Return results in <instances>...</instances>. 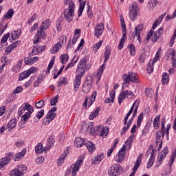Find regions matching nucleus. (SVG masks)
Listing matches in <instances>:
<instances>
[{"mask_svg":"<svg viewBox=\"0 0 176 176\" xmlns=\"http://www.w3.org/2000/svg\"><path fill=\"white\" fill-rule=\"evenodd\" d=\"M54 144V140H53V136H51L49 138L47 142V146L45 147H47L48 149H50V148L53 146Z\"/></svg>","mask_w":176,"mask_h":176,"instance_id":"obj_54","label":"nucleus"},{"mask_svg":"<svg viewBox=\"0 0 176 176\" xmlns=\"http://www.w3.org/2000/svg\"><path fill=\"white\" fill-rule=\"evenodd\" d=\"M28 72L29 76L32 75V74H36V72H38V67H32L28 69Z\"/></svg>","mask_w":176,"mask_h":176,"instance_id":"obj_62","label":"nucleus"},{"mask_svg":"<svg viewBox=\"0 0 176 176\" xmlns=\"http://www.w3.org/2000/svg\"><path fill=\"white\" fill-rule=\"evenodd\" d=\"M148 8L150 10H152L157 5V0H151V1L148 2Z\"/></svg>","mask_w":176,"mask_h":176,"instance_id":"obj_60","label":"nucleus"},{"mask_svg":"<svg viewBox=\"0 0 176 176\" xmlns=\"http://www.w3.org/2000/svg\"><path fill=\"white\" fill-rule=\"evenodd\" d=\"M175 56V50L174 49H169L166 52V57L168 58H173Z\"/></svg>","mask_w":176,"mask_h":176,"instance_id":"obj_47","label":"nucleus"},{"mask_svg":"<svg viewBox=\"0 0 176 176\" xmlns=\"http://www.w3.org/2000/svg\"><path fill=\"white\" fill-rule=\"evenodd\" d=\"M122 90H124V89H126V87H129V85H130V82L131 80H130V76L128 74H124L123 76H122Z\"/></svg>","mask_w":176,"mask_h":176,"instance_id":"obj_18","label":"nucleus"},{"mask_svg":"<svg viewBox=\"0 0 176 176\" xmlns=\"http://www.w3.org/2000/svg\"><path fill=\"white\" fill-rule=\"evenodd\" d=\"M142 157H144V154H140L136 162H135V165L133 168V172L130 174L129 176H135V173H137V170L140 168V166H141V163H142Z\"/></svg>","mask_w":176,"mask_h":176,"instance_id":"obj_13","label":"nucleus"},{"mask_svg":"<svg viewBox=\"0 0 176 176\" xmlns=\"http://www.w3.org/2000/svg\"><path fill=\"white\" fill-rule=\"evenodd\" d=\"M128 49L131 56H135V47L133 44L128 45Z\"/></svg>","mask_w":176,"mask_h":176,"instance_id":"obj_55","label":"nucleus"},{"mask_svg":"<svg viewBox=\"0 0 176 176\" xmlns=\"http://www.w3.org/2000/svg\"><path fill=\"white\" fill-rule=\"evenodd\" d=\"M28 168L27 166L23 164H19L16 168L10 171V176H24L27 174Z\"/></svg>","mask_w":176,"mask_h":176,"instance_id":"obj_6","label":"nucleus"},{"mask_svg":"<svg viewBox=\"0 0 176 176\" xmlns=\"http://www.w3.org/2000/svg\"><path fill=\"white\" fill-rule=\"evenodd\" d=\"M54 60H56V57L53 56L52 58V59L48 65L47 69L48 74H49V72H50V69L53 68V65H54Z\"/></svg>","mask_w":176,"mask_h":176,"instance_id":"obj_57","label":"nucleus"},{"mask_svg":"<svg viewBox=\"0 0 176 176\" xmlns=\"http://www.w3.org/2000/svg\"><path fill=\"white\" fill-rule=\"evenodd\" d=\"M83 160H85V155H81L78 158L74 164H72L70 167L72 173H74V174L78 173L79 168H80V166L83 164Z\"/></svg>","mask_w":176,"mask_h":176,"instance_id":"obj_9","label":"nucleus"},{"mask_svg":"<svg viewBox=\"0 0 176 176\" xmlns=\"http://www.w3.org/2000/svg\"><path fill=\"white\" fill-rule=\"evenodd\" d=\"M64 5H68V8H75V3L73 0H65Z\"/></svg>","mask_w":176,"mask_h":176,"instance_id":"obj_59","label":"nucleus"},{"mask_svg":"<svg viewBox=\"0 0 176 176\" xmlns=\"http://www.w3.org/2000/svg\"><path fill=\"white\" fill-rule=\"evenodd\" d=\"M102 45V41H100L98 43H96L95 45H93L92 49L94 53H97L98 51V49L101 47Z\"/></svg>","mask_w":176,"mask_h":176,"instance_id":"obj_48","label":"nucleus"},{"mask_svg":"<svg viewBox=\"0 0 176 176\" xmlns=\"http://www.w3.org/2000/svg\"><path fill=\"white\" fill-rule=\"evenodd\" d=\"M153 163H155V152L153 151L151 153V156L147 164V168H151V167L153 166Z\"/></svg>","mask_w":176,"mask_h":176,"instance_id":"obj_31","label":"nucleus"},{"mask_svg":"<svg viewBox=\"0 0 176 176\" xmlns=\"http://www.w3.org/2000/svg\"><path fill=\"white\" fill-rule=\"evenodd\" d=\"M64 17L68 23H71L74 20L75 16V8L68 7L63 12Z\"/></svg>","mask_w":176,"mask_h":176,"instance_id":"obj_10","label":"nucleus"},{"mask_svg":"<svg viewBox=\"0 0 176 176\" xmlns=\"http://www.w3.org/2000/svg\"><path fill=\"white\" fill-rule=\"evenodd\" d=\"M127 97L126 94V90L122 91L120 95L118 96V104L119 105L122 104V102L124 100V99Z\"/></svg>","mask_w":176,"mask_h":176,"instance_id":"obj_37","label":"nucleus"},{"mask_svg":"<svg viewBox=\"0 0 176 176\" xmlns=\"http://www.w3.org/2000/svg\"><path fill=\"white\" fill-rule=\"evenodd\" d=\"M85 146H86V148L88 150V152H89V153H93L94 152H95L96 145L93 143V142L88 141L85 144Z\"/></svg>","mask_w":176,"mask_h":176,"instance_id":"obj_28","label":"nucleus"},{"mask_svg":"<svg viewBox=\"0 0 176 176\" xmlns=\"http://www.w3.org/2000/svg\"><path fill=\"white\" fill-rule=\"evenodd\" d=\"M125 91L126 94L127 98H129V99L134 98L135 94H134L133 91H127V90H125Z\"/></svg>","mask_w":176,"mask_h":176,"instance_id":"obj_64","label":"nucleus"},{"mask_svg":"<svg viewBox=\"0 0 176 176\" xmlns=\"http://www.w3.org/2000/svg\"><path fill=\"white\" fill-rule=\"evenodd\" d=\"M105 65H106L105 63L102 64L98 70V73H97L98 81L100 80L101 76H102V74H104V69H105Z\"/></svg>","mask_w":176,"mask_h":176,"instance_id":"obj_32","label":"nucleus"},{"mask_svg":"<svg viewBox=\"0 0 176 176\" xmlns=\"http://www.w3.org/2000/svg\"><path fill=\"white\" fill-rule=\"evenodd\" d=\"M92 85H93V77L91 76L87 77L82 86L83 93H85V94H87V93L90 91V89H91Z\"/></svg>","mask_w":176,"mask_h":176,"instance_id":"obj_11","label":"nucleus"},{"mask_svg":"<svg viewBox=\"0 0 176 176\" xmlns=\"http://www.w3.org/2000/svg\"><path fill=\"white\" fill-rule=\"evenodd\" d=\"M68 83V80H67V78L62 77L59 79V81L58 82L57 86L58 87H60L61 85H63L65 86Z\"/></svg>","mask_w":176,"mask_h":176,"instance_id":"obj_43","label":"nucleus"},{"mask_svg":"<svg viewBox=\"0 0 176 176\" xmlns=\"http://www.w3.org/2000/svg\"><path fill=\"white\" fill-rule=\"evenodd\" d=\"M86 64H87L86 59L80 60L77 67L76 74L83 75L85 71H86Z\"/></svg>","mask_w":176,"mask_h":176,"instance_id":"obj_16","label":"nucleus"},{"mask_svg":"<svg viewBox=\"0 0 176 176\" xmlns=\"http://www.w3.org/2000/svg\"><path fill=\"white\" fill-rule=\"evenodd\" d=\"M39 60V57L34 56L32 57L31 56L29 58H25V63L27 65H32L34 63H36Z\"/></svg>","mask_w":176,"mask_h":176,"instance_id":"obj_26","label":"nucleus"},{"mask_svg":"<svg viewBox=\"0 0 176 176\" xmlns=\"http://www.w3.org/2000/svg\"><path fill=\"white\" fill-rule=\"evenodd\" d=\"M127 33H122V37L121 38L120 42L118 45L119 50H122L123 49V46H124V42L126 41V36Z\"/></svg>","mask_w":176,"mask_h":176,"instance_id":"obj_39","label":"nucleus"},{"mask_svg":"<svg viewBox=\"0 0 176 176\" xmlns=\"http://www.w3.org/2000/svg\"><path fill=\"white\" fill-rule=\"evenodd\" d=\"M137 104V100L133 104L129 111L126 113L124 119V124L126 126L122 128V131L124 133H126L130 129V126H131V123H133V120H134V118L137 116V111H138V104Z\"/></svg>","mask_w":176,"mask_h":176,"instance_id":"obj_1","label":"nucleus"},{"mask_svg":"<svg viewBox=\"0 0 176 176\" xmlns=\"http://www.w3.org/2000/svg\"><path fill=\"white\" fill-rule=\"evenodd\" d=\"M153 65L154 64L152 63V60H150L147 64L146 69L148 74H152V72H153Z\"/></svg>","mask_w":176,"mask_h":176,"instance_id":"obj_49","label":"nucleus"},{"mask_svg":"<svg viewBox=\"0 0 176 176\" xmlns=\"http://www.w3.org/2000/svg\"><path fill=\"white\" fill-rule=\"evenodd\" d=\"M129 16L130 19L134 21V20H135V18L137 17V12L130 10Z\"/></svg>","mask_w":176,"mask_h":176,"instance_id":"obj_58","label":"nucleus"},{"mask_svg":"<svg viewBox=\"0 0 176 176\" xmlns=\"http://www.w3.org/2000/svg\"><path fill=\"white\" fill-rule=\"evenodd\" d=\"M143 120H144V113H141L138 117V120H137L138 127H140V126H141V123H142Z\"/></svg>","mask_w":176,"mask_h":176,"instance_id":"obj_56","label":"nucleus"},{"mask_svg":"<svg viewBox=\"0 0 176 176\" xmlns=\"http://www.w3.org/2000/svg\"><path fill=\"white\" fill-rule=\"evenodd\" d=\"M85 145V139L82 138H76L74 141V146L76 148H82Z\"/></svg>","mask_w":176,"mask_h":176,"instance_id":"obj_27","label":"nucleus"},{"mask_svg":"<svg viewBox=\"0 0 176 176\" xmlns=\"http://www.w3.org/2000/svg\"><path fill=\"white\" fill-rule=\"evenodd\" d=\"M145 94L147 97H152L153 96V90L151 88H147L145 89Z\"/></svg>","mask_w":176,"mask_h":176,"instance_id":"obj_63","label":"nucleus"},{"mask_svg":"<svg viewBox=\"0 0 176 176\" xmlns=\"http://www.w3.org/2000/svg\"><path fill=\"white\" fill-rule=\"evenodd\" d=\"M65 157H67V153L62 154L58 160V161H57L58 166H61V164H63V163H64V160H65Z\"/></svg>","mask_w":176,"mask_h":176,"instance_id":"obj_50","label":"nucleus"},{"mask_svg":"<svg viewBox=\"0 0 176 176\" xmlns=\"http://www.w3.org/2000/svg\"><path fill=\"white\" fill-rule=\"evenodd\" d=\"M61 49V43L58 42L51 50V53L54 54V53H57L58 50Z\"/></svg>","mask_w":176,"mask_h":176,"instance_id":"obj_41","label":"nucleus"},{"mask_svg":"<svg viewBox=\"0 0 176 176\" xmlns=\"http://www.w3.org/2000/svg\"><path fill=\"white\" fill-rule=\"evenodd\" d=\"M60 62L63 64H67V63L68 62V58H69L68 54H62L60 56Z\"/></svg>","mask_w":176,"mask_h":176,"instance_id":"obj_52","label":"nucleus"},{"mask_svg":"<svg viewBox=\"0 0 176 176\" xmlns=\"http://www.w3.org/2000/svg\"><path fill=\"white\" fill-rule=\"evenodd\" d=\"M104 23H98L94 28V35L96 38H100L101 35H102V32H104Z\"/></svg>","mask_w":176,"mask_h":176,"instance_id":"obj_17","label":"nucleus"},{"mask_svg":"<svg viewBox=\"0 0 176 176\" xmlns=\"http://www.w3.org/2000/svg\"><path fill=\"white\" fill-rule=\"evenodd\" d=\"M168 153V148L165 147L162 153H160L158 157H157V162L159 163V164H162V162H163V160H164V159L166 158V157L167 156V154Z\"/></svg>","mask_w":176,"mask_h":176,"instance_id":"obj_20","label":"nucleus"},{"mask_svg":"<svg viewBox=\"0 0 176 176\" xmlns=\"http://www.w3.org/2000/svg\"><path fill=\"white\" fill-rule=\"evenodd\" d=\"M43 115H45V110H39L36 114V118L38 120L42 119V118H43Z\"/></svg>","mask_w":176,"mask_h":176,"instance_id":"obj_61","label":"nucleus"},{"mask_svg":"<svg viewBox=\"0 0 176 176\" xmlns=\"http://www.w3.org/2000/svg\"><path fill=\"white\" fill-rule=\"evenodd\" d=\"M13 14H14V11L13 9H10L8 11L3 15L4 20H9L13 17Z\"/></svg>","mask_w":176,"mask_h":176,"instance_id":"obj_35","label":"nucleus"},{"mask_svg":"<svg viewBox=\"0 0 176 176\" xmlns=\"http://www.w3.org/2000/svg\"><path fill=\"white\" fill-rule=\"evenodd\" d=\"M164 134H166V132H162L160 130L157 131L155 133V142L157 145L159 144V142L163 141L162 139L164 137Z\"/></svg>","mask_w":176,"mask_h":176,"instance_id":"obj_24","label":"nucleus"},{"mask_svg":"<svg viewBox=\"0 0 176 176\" xmlns=\"http://www.w3.org/2000/svg\"><path fill=\"white\" fill-rule=\"evenodd\" d=\"M34 112V108L31 104L26 103L24 105H22L19 107L18 113L21 116V120L23 122V124H25L27 122H28V119L31 118V115H32V113ZM24 113V114H23Z\"/></svg>","mask_w":176,"mask_h":176,"instance_id":"obj_2","label":"nucleus"},{"mask_svg":"<svg viewBox=\"0 0 176 176\" xmlns=\"http://www.w3.org/2000/svg\"><path fill=\"white\" fill-rule=\"evenodd\" d=\"M56 111H57V107H53L47 113L46 116L43 119V124L45 126H48L50 123L56 118Z\"/></svg>","mask_w":176,"mask_h":176,"instance_id":"obj_8","label":"nucleus"},{"mask_svg":"<svg viewBox=\"0 0 176 176\" xmlns=\"http://www.w3.org/2000/svg\"><path fill=\"white\" fill-rule=\"evenodd\" d=\"M123 173V168L119 164H114L109 167L107 174L109 176H118Z\"/></svg>","mask_w":176,"mask_h":176,"instance_id":"obj_5","label":"nucleus"},{"mask_svg":"<svg viewBox=\"0 0 176 176\" xmlns=\"http://www.w3.org/2000/svg\"><path fill=\"white\" fill-rule=\"evenodd\" d=\"M134 140V135H131L126 141L125 144L124 145L126 146V148H127V146L129 148H131V142H133V141Z\"/></svg>","mask_w":176,"mask_h":176,"instance_id":"obj_46","label":"nucleus"},{"mask_svg":"<svg viewBox=\"0 0 176 176\" xmlns=\"http://www.w3.org/2000/svg\"><path fill=\"white\" fill-rule=\"evenodd\" d=\"M116 95V90H111L109 93L110 98H107L104 100L105 104H109V102H113V100L115 99V96Z\"/></svg>","mask_w":176,"mask_h":176,"instance_id":"obj_30","label":"nucleus"},{"mask_svg":"<svg viewBox=\"0 0 176 176\" xmlns=\"http://www.w3.org/2000/svg\"><path fill=\"white\" fill-rule=\"evenodd\" d=\"M111 47H106L105 48V51H104V63H107V61H108V60H109V57L111 56Z\"/></svg>","mask_w":176,"mask_h":176,"instance_id":"obj_36","label":"nucleus"},{"mask_svg":"<svg viewBox=\"0 0 176 176\" xmlns=\"http://www.w3.org/2000/svg\"><path fill=\"white\" fill-rule=\"evenodd\" d=\"M142 30H144V25H138V26H136L135 28V34L133 36V38H135V36L138 37V41L139 42V43H141V36H140V34H141V31H142Z\"/></svg>","mask_w":176,"mask_h":176,"instance_id":"obj_19","label":"nucleus"},{"mask_svg":"<svg viewBox=\"0 0 176 176\" xmlns=\"http://www.w3.org/2000/svg\"><path fill=\"white\" fill-rule=\"evenodd\" d=\"M98 113H100V107H97L94 111H92L89 116V119L90 120H93L94 118H97L98 116Z\"/></svg>","mask_w":176,"mask_h":176,"instance_id":"obj_34","label":"nucleus"},{"mask_svg":"<svg viewBox=\"0 0 176 176\" xmlns=\"http://www.w3.org/2000/svg\"><path fill=\"white\" fill-rule=\"evenodd\" d=\"M130 80L133 83H140V78L138 77V75L134 72H129Z\"/></svg>","mask_w":176,"mask_h":176,"instance_id":"obj_25","label":"nucleus"},{"mask_svg":"<svg viewBox=\"0 0 176 176\" xmlns=\"http://www.w3.org/2000/svg\"><path fill=\"white\" fill-rule=\"evenodd\" d=\"M159 123H160V116H157L153 120V126L155 130L159 129Z\"/></svg>","mask_w":176,"mask_h":176,"instance_id":"obj_44","label":"nucleus"},{"mask_svg":"<svg viewBox=\"0 0 176 176\" xmlns=\"http://www.w3.org/2000/svg\"><path fill=\"white\" fill-rule=\"evenodd\" d=\"M164 16H166V14H162L161 15L153 24V27L152 29L155 30V28H156L157 27V25H159L160 24V23H162V21H163V19H164Z\"/></svg>","mask_w":176,"mask_h":176,"instance_id":"obj_38","label":"nucleus"},{"mask_svg":"<svg viewBox=\"0 0 176 176\" xmlns=\"http://www.w3.org/2000/svg\"><path fill=\"white\" fill-rule=\"evenodd\" d=\"M82 76H83V74H80L79 73H76V78L74 82V90L75 93H76V91L79 90V87L80 86V83H82Z\"/></svg>","mask_w":176,"mask_h":176,"instance_id":"obj_15","label":"nucleus"},{"mask_svg":"<svg viewBox=\"0 0 176 176\" xmlns=\"http://www.w3.org/2000/svg\"><path fill=\"white\" fill-rule=\"evenodd\" d=\"M12 156H13V153H8L6 155V157L0 160V170L1 168H3V167H5V166H6L7 164H9V163H10V159H12Z\"/></svg>","mask_w":176,"mask_h":176,"instance_id":"obj_12","label":"nucleus"},{"mask_svg":"<svg viewBox=\"0 0 176 176\" xmlns=\"http://www.w3.org/2000/svg\"><path fill=\"white\" fill-rule=\"evenodd\" d=\"M168 74L167 73H163L162 74V82L164 85H167V83H168Z\"/></svg>","mask_w":176,"mask_h":176,"instance_id":"obj_51","label":"nucleus"},{"mask_svg":"<svg viewBox=\"0 0 176 176\" xmlns=\"http://www.w3.org/2000/svg\"><path fill=\"white\" fill-rule=\"evenodd\" d=\"M26 152L27 151H26L25 148H23L21 152L17 153L15 155V157H14V160L15 162H19V160H21V159H23V157H24V156H25Z\"/></svg>","mask_w":176,"mask_h":176,"instance_id":"obj_29","label":"nucleus"},{"mask_svg":"<svg viewBox=\"0 0 176 176\" xmlns=\"http://www.w3.org/2000/svg\"><path fill=\"white\" fill-rule=\"evenodd\" d=\"M102 159H104V153L98 154L96 157H93L91 159V163L92 164H100L102 161Z\"/></svg>","mask_w":176,"mask_h":176,"instance_id":"obj_21","label":"nucleus"},{"mask_svg":"<svg viewBox=\"0 0 176 176\" xmlns=\"http://www.w3.org/2000/svg\"><path fill=\"white\" fill-rule=\"evenodd\" d=\"M146 57H147L146 51L145 48H144L142 50V53H141L140 56L139 58L140 63H145V60H146Z\"/></svg>","mask_w":176,"mask_h":176,"instance_id":"obj_40","label":"nucleus"},{"mask_svg":"<svg viewBox=\"0 0 176 176\" xmlns=\"http://www.w3.org/2000/svg\"><path fill=\"white\" fill-rule=\"evenodd\" d=\"M20 32H21V30H18V32H16V31H13L11 32V38L12 39H17L18 38H20Z\"/></svg>","mask_w":176,"mask_h":176,"instance_id":"obj_53","label":"nucleus"},{"mask_svg":"<svg viewBox=\"0 0 176 176\" xmlns=\"http://www.w3.org/2000/svg\"><path fill=\"white\" fill-rule=\"evenodd\" d=\"M50 25V20L46 19L43 21L41 23V25L39 27V30L37 31L34 39V45H36V43H39V38L41 37L43 39H46V33L45 31H46Z\"/></svg>","mask_w":176,"mask_h":176,"instance_id":"obj_4","label":"nucleus"},{"mask_svg":"<svg viewBox=\"0 0 176 176\" xmlns=\"http://www.w3.org/2000/svg\"><path fill=\"white\" fill-rule=\"evenodd\" d=\"M94 124L93 122H89V124H88L87 129L90 134L99 135L102 138H105L108 135V133H109V129L108 127L96 126L94 128Z\"/></svg>","mask_w":176,"mask_h":176,"instance_id":"obj_3","label":"nucleus"},{"mask_svg":"<svg viewBox=\"0 0 176 176\" xmlns=\"http://www.w3.org/2000/svg\"><path fill=\"white\" fill-rule=\"evenodd\" d=\"M80 3V8L78 11V16L80 17L82 16V13H83V9H85V5H86V1H83V0H78Z\"/></svg>","mask_w":176,"mask_h":176,"instance_id":"obj_33","label":"nucleus"},{"mask_svg":"<svg viewBox=\"0 0 176 176\" xmlns=\"http://www.w3.org/2000/svg\"><path fill=\"white\" fill-rule=\"evenodd\" d=\"M163 32H164V30L162 28L158 29L156 32L150 30L147 34L146 41L151 39L152 42H157L159 38L163 35Z\"/></svg>","mask_w":176,"mask_h":176,"instance_id":"obj_7","label":"nucleus"},{"mask_svg":"<svg viewBox=\"0 0 176 176\" xmlns=\"http://www.w3.org/2000/svg\"><path fill=\"white\" fill-rule=\"evenodd\" d=\"M21 65H23V60H19L17 65L12 67L13 72H15L16 74H17V72L20 71L21 68Z\"/></svg>","mask_w":176,"mask_h":176,"instance_id":"obj_42","label":"nucleus"},{"mask_svg":"<svg viewBox=\"0 0 176 176\" xmlns=\"http://www.w3.org/2000/svg\"><path fill=\"white\" fill-rule=\"evenodd\" d=\"M46 151H49V147L44 148L42 143H38L35 146L36 153H43V152H46Z\"/></svg>","mask_w":176,"mask_h":176,"instance_id":"obj_22","label":"nucleus"},{"mask_svg":"<svg viewBox=\"0 0 176 176\" xmlns=\"http://www.w3.org/2000/svg\"><path fill=\"white\" fill-rule=\"evenodd\" d=\"M30 76V74L28 73V71H25L22 72L19 77V80H24V79H27Z\"/></svg>","mask_w":176,"mask_h":176,"instance_id":"obj_45","label":"nucleus"},{"mask_svg":"<svg viewBox=\"0 0 176 176\" xmlns=\"http://www.w3.org/2000/svg\"><path fill=\"white\" fill-rule=\"evenodd\" d=\"M17 126V119L13 118L7 124L6 130H8V131H12L13 129H14Z\"/></svg>","mask_w":176,"mask_h":176,"instance_id":"obj_23","label":"nucleus"},{"mask_svg":"<svg viewBox=\"0 0 176 176\" xmlns=\"http://www.w3.org/2000/svg\"><path fill=\"white\" fill-rule=\"evenodd\" d=\"M126 145H123L122 148L119 151L118 155L116 157V162L117 163H122L124 160L126 156Z\"/></svg>","mask_w":176,"mask_h":176,"instance_id":"obj_14","label":"nucleus"}]
</instances>
